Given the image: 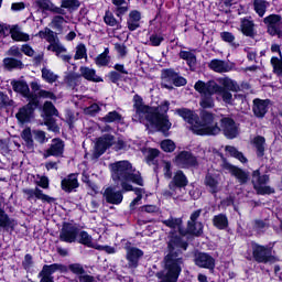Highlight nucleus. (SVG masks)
<instances>
[{
	"mask_svg": "<svg viewBox=\"0 0 282 282\" xmlns=\"http://www.w3.org/2000/svg\"><path fill=\"white\" fill-rule=\"evenodd\" d=\"M176 228L178 234L171 231L166 242V253L163 258L164 271L156 273L160 282H177L186 261L184 253L188 250L191 234L187 228H183L182 224Z\"/></svg>",
	"mask_w": 282,
	"mask_h": 282,
	"instance_id": "nucleus-1",
	"label": "nucleus"
},
{
	"mask_svg": "<svg viewBox=\"0 0 282 282\" xmlns=\"http://www.w3.org/2000/svg\"><path fill=\"white\" fill-rule=\"evenodd\" d=\"M112 180L117 185V188H122L123 193H131L133 191V185L144 186V178L140 172L135 173L133 164L129 161H117L111 164Z\"/></svg>",
	"mask_w": 282,
	"mask_h": 282,
	"instance_id": "nucleus-2",
	"label": "nucleus"
},
{
	"mask_svg": "<svg viewBox=\"0 0 282 282\" xmlns=\"http://www.w3.org/2000/svg\"><path fill=\"white\" fill-rule=\"evenodd\" d=\"M198 129L196 130L197 135H219L221 128L219 123L215 121V113L208 110H202L197 120Z\"/></svg>",
	"mask_w": 282,
	"mask_h": 282,
	"instance_id": "nucleus-3",
	"label": "nucleus"
},
{
	"mask_svg": "<svg viewBox=\"0 0 282 282\" xmlns=\"http://www.w3.org/2000/svg\"><path fill=\"white\" fill-rule=\"evenodd\" d=\"M161 80H163L162 87L164 89H173L174 87H186L188 80L186 77L175 72V68H163L161 70Z\"/></svg>",
	"mask_w": 282,
	"mask_h": 282,
	"instance_id": "nucleus-4",
	"label": "nucleus"
},
{
	"mask_svg": "<svg viewBox=\"0 0 282 282\" xmlns=\"http://www.w3.org/2000/svg\"><path fill=\"white\" fill-rule=\"evenodd\" d=\"M145 120L151 127H154L159 133H163V135H169V131H171V127H173L169 116L160 115L155 108L145 116Z\"/></svg>",
	"mask_w": 282,
	"mask_h": 282,
	"instance_id": "nucleus-5",
	"label": "nucleus"
},
{
	"mask_svg": "<svg viewBox=\"0 0 282 282\" xmlns=\"http://www.w3.org/2000/svg\"><path fill=\"white\" fill-rule=\"evenodd\" d=\"M41 109L44 124L47 127V130L53 133H61V127H58V123H56V119L54 118V116H58V109H56V106H54L52 101H45L44 105L41 106Z\"/></svg>",
	"mask_w": 282,
	"mask_h": 282,
	"instance_id": "nucleus-6",
	"label": "nucleus"
},
{
	"mask_svg": "<svg viewBox=\"0 0 282 282\" xmlns=\"http://www.w3.org/2000/svg\"><path fill=\"white\" fill-rule=\"evenodd\" d=\"M36 109H41L39 107V101H36L34 98L28 99V104L20 107L15 113L19 124H30V122H32L36 116Z\"/></svg>",
	"mask_w": 282,
	"mask_h": 282,
	"instance_id": "nucleus-7",
	"label": "nucleus"
},
{
	"mask_svg": "<svg viewBox=\"0 0 282 282\" xmlns=\"http://www.w3.org/2000/svg\"><path fill=\"white\" fill-rule=\"evenodd\" d=\"M219 158L223 162L221 169L224 171H228L232 177H236L240 185L248 184V182H250V172L228 162V159L224 156V153H219Z\"/></svg>",
	"mask_w": 282,
	"mask_h": 282,
	"instance_id": "nucleus-8",
	"label": "nucleus"
},
{
	"mask_svg": "<svg viewBox=\"0 0 282 282\" xmlns=\"http://www.w3.org/2000/svg\"><path fill=\"white\" fill-rule=\"evenodd\" d=\"M252 257L256 263H274L276 257L272 254V249L268 246L259 245L257 242L251 243Z\"/></svg>",
	"mask_w": 282,
	"mask_h": 282,
	"instance_id": "nucleus-9",
	"label": "nucleus"
},
{
	"mask_svg": "<svg viewBox=\"0 0 282 282\" xmlns=\"http://www.w3.org/2000/svg\"><path fill=\"white\" fill-rule=\"evenodd\" d=\"M263 23L267 26V34H269V36H276L278 39H282L281 14H269L263 19Z\"/></svg>",
	"mask_w": 282,
	"mask_h": 282,
	"instance_id": "nucleus-10",
	"label": "nucleus"
},
{
	"mask_svg": "<svg viewBox=\"0 0 282 282\" xmlns=\"http://www.w3.org/2000/svg\"><path fill=\"white\" fill-rule=\"evenodd\" d=\"M55 272H67V265L61 263L44 264L39 273L40 282H54L52 274Z\"/></svg>",
	"mask_w": 282,
	"mask_h": 282,
	"instance_id": "nucleus-11",
	"label": "nucleus"
},
{
	"mask_svg": "<svg viewBox=\"0 0 282 282\" xmlns=\"http://www.w3.org/2000/svg\"><path fill=\"white\" fill-rule=\"evenodd\" d=\"M80 228L72 223H64L59 231V241L64 243H76Z\"/></svg>",
	"mask_w": 282,
	"mask_h": 282,
	"instance_id": "nucleus-12",
	"label": "nucleus"
},
{
	"mask_svg": "<svg viewBox=\"0 0 282 282\" xmlns=\"http://www.w3.org/2000/svg\"><path fill=\"white\" fill-rule=\"evenodd\" d=\"M113 140H116V137L110 133L104 134L102 137L98 138L95 143V152L93 154V158L95 160H98V158L105 155L107 149H111V147H113Z\"/></svg>",
	"mask_w": 282,
	"mask_h": 282,
	"instance_id": "nucleus-13",
	"label": "nucleus"
},
{
	"mask_svg": "<svg viewBox=\"0 0 282 282\" xmlns=\"http://www.w3.org/2000/svg\"><path fill=\"white\" fill-rule=\"evenodd\" d=\"M220 132L223 131L227 140H235L239 135V127L231 117H223L220 119Z\"/></svg>",
	"mask_w": 282,
	"mask_h": 282,
	"instance_id": "nucleus-14",
	"label": "nucleus"
},
{
	"mask_svg": "<svg viewBox=\"0 0 282 282\" xmlns=\"http://www.w3.org/2000/svg\"><path fill=\"white\" fill-rule=\"evenodd\" d=\"M194 263L197 268H203L204 270H209V272H215L216 261L208 252L196 251L194 253Z\"/></svg>",
	"mask_w": 282,
	"mask_h": 282,
	"instance_id": "nucleus-15",
	"label": "nucleus"
},
{
	"mask_svg": "<svg viewBox=\"0 0 282 282\" xmlns=\"http://www.w3.org/2000/svg\"><path fill=\"white\" fill-rule=\"evenodd\" d=\"M175 162L181 169H195L199 166L197 156L193 155V152L183 150L175 156Z\"/></svg>",
	"mask_w": 282,
	"mask_h": 282,
	"instance_id": "nucleus-16",
	"label": "nucleus"
},
{
	"mask_svg": "<svg viewBox=\"0 0 282 282\" xmlns=\"http://www.w3.org/2000/svg\"><path fill=\"white\" fill-rule=\"evenodd\" d=\"M126 250V261H128L129 270L138 269L140 259L144 257V251L138 247H127Z\"/></svg>",
	"mask_w": 282,
	"mask_h": 282,
	"instance_id": "nucleus-17",
	"label": "nucleus"
},
{
	"mask_svg": "<svg viewBox=\"0 0 282 282\" xmlns=\"http://www.w3.org/2000/svg\"><path fill=\"white\" fill-rule=\"evenodd\" d=\"M219 84L215 80H208L205 83L204 80H197L194 85L195 91L200 94V96H215L217 94V88Z\"/></svg>",
	"mask_w": 282,
	"mask_h": 282,
	"instance_id": "nucleus-18",
	"label": "nucleus"
},
{
	"mask_svg": "<svg viewBox=\"0 0 282 282\" xmlns=\"http://www.w3.org/2000/svg\"><path fill=\"white\" fill-rule=\"evenodd\" d=\"M11 87L15 94H19L26 100H32V98H35L34 93L30 91V85H28V82L23 79H12Z\"/></svg>",
	"mask_w": 282,
	"mask_h": 282,
	"instance_id": "nucleus-19",
	"label": "nucleus"
},
{
	"mask_svg": "<svg viewBox=\"0 0 282 282\" xmlns=\"http://www.w3.org/2000/svg\"><path fill=\"white\" fill-rule=\"evenodd\" d=\"M65 153V141L61 138H54L51 141V145L44 152V158H63Z\"/></svg>",
	"mask_w": 282,
	"mask_h": 282,
	"instance_id": "nucleus-20",
	"label": "nucleus"
},
{
	"mask_svg": "<svg viewBox=\"0 0 282 282\" xmlns=\"http://www.w3.org/2000/svg\"><path fill=\"white\" fill-rule=\"evenodd\" d=\"M116 188H118V185L107 187L104 192V197H105L107 204H112L115 206H119V204H122V199H124V195H122V193H124V191L116 192Z\"/></svg>",
	"mask_w": 282,
	"mask_h": 282,
	"instance_id": "nucleus-21",
	"label": "nucleus"
},
{
	"mask_svg": "<svg viewBox=\"0 0 282 282\" xmlns=\"http://www.w3.org/2000/svg\"><path fill=\"white\" fill-rule=\"evenodd\" d=\"M79 186L78 173H70L61 181V188L64 193H76V188Z\"/></svg>",
	"mask_w": 282,
	"mask_h": 282,
	"instance_id": "nucleus-22",
	"label": "nucleus"
},
{
	"mask_svg": "<svg viewBox=\"0 0 282 282\" xmlns=\"http://www.w3.org/2000/svg\"><path fill=\"white\" fill-rule=\"evenodd\" d=\"M24 195L28 196V202L34 199V197L36 199H41V202H43V204H54V202H56V198L44 194L43 189L35 187L34 189H23Z\"/></svg>",
	"mask_w": 282,
	"mask_h": 282,
	"instance_id": "nucleus-23",
	"label": "nucleus"
},
{
	"mask_svg": "<svg viewBox=\"0 0 282 282\" xmlns=\"http://www.w3.org/2000/svg\"><path fill=\"white\" fill-rule=\"evenodd\" d=\"M270 107V99H253L252 112L256 118L263 120Z\"/></svg>",
	"mask_w": 282,
	"mask_h": 282,
	"instance_id": "nucleus-24",
	"label": "nucleus"
},
{
	"mask_svg": "<svg viewBox=\"0 0 282 282\" xmlns=\"http://www.w3.org/2000/svg\"><path fill=\"white\" fill-rule=\"evenodd\" d=\"M188 186V177H186V174H184V171L177 170L172 178V181L169 183L170 191H177V188H186Z\"/></svg>",
	"mask_w": 282,
	"mask_h": 282,
	"instance_id": "nucleus-25",
	"label": "nucleus"
},
{
	"mask_svg": "<svg viewBox=\"0 0 282 282\" xmlns=\"http://www.w3.org/2000/svg\"><path fill=\"white\" fill-rule=\"evenodd\" d=\"M240 31L243 36L254 39L257 31H254V21L251 17H245L240 19Z\"/></svg>",
	"mask_w": 282,
	"mask_h": 282,
	"instance_id": "nucleus-26",
	"label": "nucleus"
},
{
	"mask_svg": "<svg viewBox=\"0 0 282 282\" xmlns=\"http://www.w3.org/2000/svg\"><path fill=\"white\" fill-rule=\"evenodd\" d=\"M133 109L135 110L137 116H149L154 108L149 105H144V99L140 95L133 96Z\"/></svg>",
	"mask_w": 282,
	"mask_h": 282,
	"instance_id": "nucleus-27",
	"label": "nucleus"
},
{
	"mask_svg": "<svg viewBox=\"0 0 282 282\" xmlns=\"http://www.w3.org/2000/svg\"><path fill=\"white\" fill-rule=\"evenodd\" d=\"M178 58H181V61H185L191 72H195V67H197V55H195V48H189V51L181 50L178 52Z\"/></svg>",
	"mask_w": 282,
	"mask_h": 282,
	"instance_id": "nucleus-28",
	"label": "nucleus"
},
{
	"mask_svg": "<svg viewBox=\"0 0 282 282\" xmlns=\"http://www.w3.org/2000/svg\"><path fill=\"white\" fill-rule=\"evenodd\" d=\"M140 21H142V12L139 10H131L127 19V28L129 32H135L140 29Z\"/></svg>",
	"mask_w": 282,
	"mask_h": 282,
	"instance_id": "nucleus-29",
	"label": "nucleus"
},
{
	"mask_svg": "<svg viewBox=\"0 0 282 282\" xmlns=\"http://www.w3.org/2000/svg\"><path fill=\"white\" fill-rule=\"evenodd\" d=\"M175 113H177L184 122H187V124H195V122L197 123V120H199V116L188 108H178L175 110Z\"/></svg>",
	"mask_w": 282,
	"mask_h": 282,
	"instance_id": "nucleus-30",
	"label": "nucleus"
},
{
	"mask_svg": "<svg viewBox=\"0 0 282 282\" xmlns=\"http://www.w3.org/2000/svg\"><path fill=\"white\" fill-rule=\"evenodd\" d=\"M80 76L88 80L89 83H105L102 77L96 75V69L89 68L87 66L79 67Z\"/></svg>",
	"mask_w": 282,
	"mask_h": 282,
	"instance_id": "nucleus-31",
	"label": "nucleus"
},
{
	"mask_svg": "<svg viewBox=\"0 0 282 282\" xmlns=\"http://www.w3.org/2000/svg\"><path fill=\"white\" fill-rule=\"evenodd\" d=\"M209 69L212 72H216V74H226L230 72V65L224 59L214 58L208 64Z\"/></svg>",
	"mask_w": 282,
	"mask_h": 282,
	"instance_id": "nucleus-32",
	"label": "nucleus"
},
{
	"mask_svg": "<svg viewBox=\"0 0 282 282\" xmlns=\"http://www.w3.org/2000/svg\"><path fill=\"white\" fill-rule=\"evenodd\" d=\"M251 183L254 189V186H265V184L270 183V175L263 174L261 175V170H254L251 174Z\"/></svg>",
	"mask_w": 282,
	"mask_h": 282,
	"instance_id": "nucleus-33",
	"label": "nucleus"
},
{
	"mask_svg": "<svg viewBox=\"0 0 282 282\" xmlns=\"http://www.w3.org/2000/svg\"><path fill=\"white\" fill-rule=\"evenodd\" d=\"M36 36H39V39H44L47 43H50V45L59 41L58 33L54 32L47 26L44 28V30L39 31Z\"/></svg>",
	"mask_w": 282,
	"mask_h": 282,
	"instance_id": "nucleus-34",
	"label": "nucleus"
},
{
	"mask_svg": "<svg viewBox=\"0 0 282 282\" xmlns=\"http://www.w3.org/2000/svg\"><path fill=\"white\" fill-rule=\"evenodd\" d=\"M214 228L217 230H226L230 223L228 221V216L226 214L215 215L212 219Z\"/></svg>",
	"mask_w": 282,
	"mask_h": 282,
	"instance_id": "nucleus-35",
	"label": "nucleus"
},
{
	"mask_svg": "<svg viewBox=\"0 0 282 282\" xmlns=\"http://www.w3.org/2000/svg\"><path fill=\"white\" fill-rule=\"evenodd\" d=\"M253 147L257 158L261 159L265 155V137L257 135L253 138Z\"/></svg>",
	"mask_w": 282,
	"mask_h": 282,
	"instance_id": "nucleus-36",
	"label": "nucleus"
},
{
	"mask_svg": "<svg viewBox=\"0 0 282 282\" xmlns=\"http://www.w3.org/2000/svg\"><path fill=\"white\" fill-rule=\"evenodd\" d=\"M10 34H11L12 41H15L17 43H20V42L28 43V41H30V34L21 32L19 30V25H13L10 29Z\"/></svg>",
	"mask_w": 282,
	"mask_h": 282,
	"instance_id": "nucleus-37",
	"label": "nucleus"
},
{
	"mask_svg": "<svg viewBox=\"0 0 282 282\" xmlns=\"http://www.w3.org/2000/svg\"><path fill=\"white\" fill-rule=\"evenodd\" d=\"M76 242L85 246L86 248H94V238L86 230L78 231Z\"/></svg>",
	"mask_w": 282,
	"mask_h": 282,
	"instance_id": "nucleus-38",
	"label": "nucleus"
},
{
	"mask_svg": "<svg viewBox=\"0 0 282 282\" xmlns=\"http://www.w3.org/2000/svg\"><path fill=\"white\" fill-rule=\"evenodd\" d=\"M3 65L9 72H12V69H23V67H25V64H23L21 59L14 57H6L3 59Z\"/></svg>",
	"mask_w": 282,
	"mask_h": 282,
	"instance_id": "nucleus-39",
	"label": "nucleus"
},
{
	"mask_svg": "<svg viewBox=\"0 0 282 282\" xmlns=\"http://www.w3.org/2000/svg\"><path fill=\"white\" fill-rule=\"evenodd\" d=\"M225 151L227 153H229L230 158H235L236 160L241 162V164H248V158H246V155H243V152L238 151L235 148V145H226Z\"/></svg>",
	"mask_w": 282,
	"mask_h": 282,
	"instance_id": "nucleus-40",
	"label": "nucleus"
},
{
	"mask_svg": "<svg viewBox=\"0 0 282 282\" xmlns=\"http://www.w3.org/2000/svg\"><path fill=\"white\" fill-rule=\"evenodd\" d=\"M205 186L209 188L212 195H217L219 193V181L212 174L205 176Z\"/></svg>",
	"mask_w": 282,
	"mask_h": 282,
	"instance_id": "nucleus-41",
	"label": "nucleus"
},
{
	"mask_svg": "<svg viewBox=\"0 0 282 282\" xmlns=\"http://www.w3.org/2000/svg\"><path fill=\"white\" fill-rule=\"evenodd\" d=\"M104 23L109 25V28H117V30H122V22L118 21L116 17H113V12L107 10L104 15Z\"/></svg>",
	"mask_w": 282,
	"mask_h": 282,
	"instance_id": "nucleus-42",
	"label": "nucleus"
},
{
	"mask_svg": "<svg viewBox=\"0 0 282 282\" xmlns=\"http://www.w3.org/2000/svg\"><path fill=\"white\" fill-rule=\"evenodd\" d=\"M111 62V56H109V47H106L101 54L95 58V64L97 67H107Z\"/></svg>",
	"mask_w": 282,
	"mask_h": 282,
	"instance_id": "nucleus-43",
	"label": "nucleus"
},
{
	"mask_svg": "<svg viewBox=\"0 0 282 282\" xmlns=\"http://www.w3.org/2000/svg\"><path fill=\"white\" fill-rule=\"evenodd\" d=\"M34 99L37 102V107L41 109V98L48 99V100H56V94L41 89L39 93H33Z\"/></svg>",
	"mask_w": 282,
	"mask_h": 282,
	"instance_id": "nucleus-44",
	"label": "nucleus"
},
{
	"mask_svg": "<svg viewBox=\"0 0 282 282\" xmlns=\"http://www.w3.org/2000/svg\"><path fill=\"white\" fill-rule=\"evenodd\" d=\"M21 138L25 142V147L29 151H34V139L32 138V129L25 128L21 132Z\"/></svg>",
	"mask_w": 282,
	"mask_h": 282,
	"instance_id": "nucleus-45",
	"label": "nucleus"
},
{
	"mask_svg": "<svg viewBox=\"0 0 282 282\" xmlns=\"http://www.w3.org/2000/svg\"><path fill=\"white\" fill-rule=\"evenodd\" d=\"M106 78H108V80L112 83V85H118L120 80L122 83H127L129 80V77L127 75H122V73H118L116 70H110L106 75Z\"/></svg>",
	"mask_w": 282,
	"mask_h": 282,
	"instance_id": "nucleus-46",
	"label": "nucleus"
},
{
	"mask_svg": "<svg viewBox=\"0 0 282 282\" xmlns=\"http://www.w3.org/2000/svg\"><path fill=\"white\" fill-rule=\"evenodd\" d=\"M268 1L265 0H253V10L258 14V17H264L265 12H268Z\"/></svg>",
	"mask_w": 282,
	"mask_h": 282,
	"instance_id": "nucleus-47",
	"label": "nucleus"
},
{
	"mask_svg": "<svg viewBox=\"0 0 282 282\" xmlns=\"http://www.w3.org/2000/svg\"><path fill=\"white\" fill-rule=\"evenodd\" d=\"M101 122H105L106 124L122 122V115L116 110L109 111L105 117L101 118Z\"/></svg>",
	"mask_w": 282,
	"mask_h": 282,
	"instance_id": "nucleus-48",
	"label": "nucleus"
},
{
	"mask_svg": "<svg viewBox=\"0 0 282 282\" xmlns=\"http://www.w3.org/2000/svg\"><path fill=\"white\" fill-rule=\"evenodd\" d=\"M221 85L223 89H226L227 91H241V86L238 85L237 80L230 79L229 77H225Z\"/></svg>",
	"mask_w": 282,
	"mask_h": 282,
	"instance_id": "nucleus-49",
	"label": "nucleus"
},
{
	"mask_svg": "<svg viewBox=\"0 0 282 282\" xmlns=\"http://www.w3.org/2000/svg\"><path fill=\"white\" fill-rule=\"evenodd\" d=\"M187 231L192 237H202L204 235V225L199 223V228L197 229V223L189 220L187 223Z\"/></svg>",
	"mask_w": 282,
	"mask_h": 282,
	"instance_id": "nucleus-50",
	"label": "nucleus"
},
{
	"mask_svg": "<svg viewBox=\"0 0 282 282\" xmlns=\"http://www.w3.org/2000/svg\"><path fill=\"white\" fill-rule=\"evenodd\" d=\"M216 94H219L221 96L223 102H225V105H232V102H235V99H232V93H230V90H226V88L219 85L216 89Z\"/></svg>",
	"mask_w": 282,
	"mask_h": 282,
	"instance_id": "nucleus-51",
	"label": "nucleus"
},
{
	"mask_svg": "<svg viewBox=\"0 0 282 282\" xmlns=\"http://www.w3.org/2000/svg\"><path fill=\"white\" fill-rule=\"evenodd\" d=\"M61 8L68 12H76L80 8V0H62Z\"/></svg>",
	"mask_w": 282,
	"mask_h": 282,
	"instance_id": "nucleus-52",
	"label": "nucleus"
},
{
	"mask_svg": "<svg viewBox=\"0 0 282 282\" xmlns=\"http://www.w3.org/2000/svg\"><path fill=\"white\" fill-rule=\"evenodd\" d=\"M42 78L45 83H50L51 85L58 80V75L54 74V72L43 67L42 68Z\"/></svg>",
	"mask_w": 282,
	"mask_h": 282,
	"instance_id": "nucleus-53",
	"label": "nucleus"
},
{
	"mask_svg": "<svg viewBox=\"0 0 282 282\" xmlns=\"http://www.w3.org/2000/svg\"><path fill=\"white\" fill-rule=\"evenodd\" d=\"M257 195H274L276 193V189L270 185H254V189Z\"/></svg>",
	"mask_w": 282,
	"mask_h": 282,
	"instance_id": "nucleus-54",
	"label": "nucleus"
},
{
	"mask_svg": "<svg viewBox=\"0 0 282 282\" xmlns=\"http://www.w3.org/2000/svg\"><path fill=\"white\" fill-rule=\"evenodd\" d=\"M271 65L273 68V74H275V76H282V57H271Z\"/></svg>",
	"mask_w": 282,
	"mask_h": 282,
	"instance_id": "nucleus-55",
	"label": "nucleus"
},
{
	"mask_svg": "<svg viewBox=\"0 0 282 282\" xmlns=\"http://www.w3.org/2000/svg\"><path fill=\"white\" fill-rule=\"evenodd\" d=\"M48 52H55L56 56H61L63 52H67V48L61 44V40H57V42L50 44L47 46Z\"/></svg>",
	"mask_w": 282,
	"mask_h": 282,
	"instance_id": "nucleus-56",
	"label": "nucleus"
},
{
	"mask_svg": "<svg viewBox=\"0 0 282 282\" xmlns=\"http://www.w3.org/2000/svg\"><path fill=\"white\" fill-rule=\"evenodd\" d=\"M171 107V102L169 100L162 101L159 106H151L152 109L156 110V113L162 116H169V109Z\"/></svg>",
	"mask_w": 282,
	"mask_h": 282,
	"instance_id": "nucleus-57",
	"label": "nucleus"
},
{
	"mask_svg": "<svg viewBox=\"0 0 282 282\" xmlns=\"http://www.w3.org/2000/svg\"><path fill=\"white\" fill-rule=\"evenodd\" d=\"M199 105L203 109H213V107H215L213 95L202 96Z\"/></svg>",
	"mask_w": 282,
	"mask_h": 282,
	"instance_id": "nucleus-58",
	"label": "nucleus"
},
{
	"mask_svg": "<svg viewBox=\"0 0 282 282\" xmlns=\"http://www.w3.org/2000/svg\"><path fill=\"white\" fill-rule=\"evenodd\" d=\"M14 105V100L10 99L8 94L0 91V107L1 109H8V107H12Z\"/></svg>",
	"mask_w": 282,
	"mask_h": 282,
	"instance_id": "nucleus-59",
	"label": "nucleus"
},
{
	"mask_svg": "<svg viewBox=\"0 0 282 282\" xmlns=\"http://www.w3.org/2000/svg\"><path fill=\"white\" fill-rule=\"evenodd\" d=\"M83 58H87V46H85V44L80 43L76 47V53L74 55V59L83 61Z\"/></svg>",
	"mask_w": 282,
	"mask_h": 282,
	"instance_id": "nucleus-60",
	"label": "nucleus"
},
{
	"mask_svg": "<svg viewBox=\"0 0 282 282\" xmlns=\"http://www.w3.org/2000/svg\"><path fill=\"white\" fill-rule=\"evenodd\" d=\"M156 158H160V151L155 148H150L147 155L148 164L153 163L158 166V161H155Z\"/></svg>",
	"mask_w": 282,
	"mask_h": 282,
	"instance_id": "nucleus-61",
	"label": "nucleus"
},
{
	"mask_svg": "<svg viewBox=\"0 0 282 282\" xmlns=\"http://www.w3.org/2000/svg\"><path fill=\"white\" fill-rule=\"evenodd\" d=\"M161 149L162 151H164V153H173V151H175L176 149V145L175 142H173V140L166 139L161 142Z\"/></svg>",
	"mask_w": 282,
	"mask_h": 282,
	"instance_id": "nucleus-62",
	"label": "nucleus"
},
{
	"mask_svg": "<svg viewBox=\"0 0 282 282\" xmlns=\"http://www.w3.org/2000/svg\"><path fill=\"white\" fill-rule=\"evenodd\" d=\"M72 272L73 274L83 275L85 274V268L80 263H72L67 267V271Z\"/></svg>",
	"mask_w": 282,
	"mask_h": 282,
	"instance_id": "nucleus-63",
	"label": "nucleus"
},
{
	"mask_svg": "<svg viewBox=\"0 0 282 282\" xmlns=\"http://www.w3.org/2000/svg\"><path fill=\"white\" fill-rule=\"evenodd\" d=\"M64 23H65V18L63 15H55L51 21V24H53V28L55 30H58L59 32H62Z\"/></svg>",
	"mask_w": 282,
	"mask_h": 282,
	"instance_id": "nucleus-64",
	"label": "nucleus"
}]
</instances>
